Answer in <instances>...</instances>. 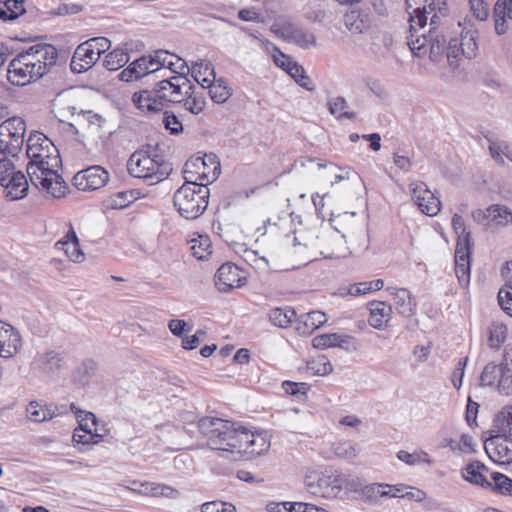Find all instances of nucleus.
<instances>
[{
    "label": "nucleus",
    "instance_id": "1",
    "mask_svg": "<svg viewBox=\"0 0 512 512\" xmlns=\"http://www.w3.org/2000/svg\"><path fill=\"white\" fill-rule=\"evenodd\" d=\"M197 427L207 440L210 449L238 459L243 454L259 456L270 448V439L266 432L252 433L234 422L216 417H203Z\"/></svg>",
    "mask_w": 512,
    "mask_h": 512
},
{
    "label": "nucleus",
    "instance_id": "2",
    "mask_svg": "<svg viewBox=\"0 0 512 512\" xmlns=\"http://www.w3.org/2000/svg\"><path fill=\"white\" fill-rule=\"evenodd\" d=\"M27 174L31 183L55 198L65 195L67 184L58 174L61 166L59 151L43 133L35 131L27 139Z\"/></svg>",
    "mask_w": 512,
    "mask_h": 512
},
{
    "label": "nucleus",
    "instance_id": "3",
    "mask_svg": "<svg viewBox=\"0 0 512 512\" xmlns=\"http://www.w3.org/2000/svg\"><path fill=\"white\" fill-rule=\"evenodd\" d=\"M57 49L50 44H36L18 53L9 63L8 80L17 86L37 81L56 65Z\"/></svg>",
    "mask_w": 512,
    "mask_h": 512
},
{
    "label": "nucleus",
    "instance_id": "4",
    "mask_svg": "<svg viewBox=\"0 0 512 512\" xmlns=\"http://www.w3.org/2000/svg\"><path fill=\"white\" fill-rule=\"evenodd\" d=\"M409 12V36L407 44L416 56H422L426 53L427 38L426 33L418 34V30H423L427 26L428 19L429 32L436 29L438 15L435 12V0H406Z\"/></svg>",
    "mask_w": 512,
    "mask_h": 512
},
{
    "label": "nucleus",
    "instance_id": "5",
    "mask_svg": "<svg viewBox=\"0 0 512 512\" xmlns=\"http://www.w3.org/2000/svg\"><path fill=\"white\" fill-rule=\"evenodd\" d=\"M127 169L131 176L150 179L151 184L166 179L172 172V164L156 153L151 146L135 151L127 162Z\"/></svg>",
    "mask_w": 512,
    "mask_h": 512
},
{
    "label": "nucleus",
    "instance_id": "6",
    "mask_svg": "<svg viewBox=\"0 0 512 512\" xmlns=\"http://www.w3.org/2000/svg\"><path fill=\"white\" fill-rule=\"evenodd\" d=\"M209 188L197 179L188 176L186 183L176 190L173 203L178 213L187 220L200 217L208 206Z\"/></svg>",
    "mask_w": 512,
    "mask_h": 512
},
{
    "label": "nucleus",
    "instance_id": "7",
    "mask_svg": "<svg viewBox=\"0 0 512 512\" xmlns=\"http://www.w3.org/2000/svg\"><path fill=\"white\" fill-rule=\"evenodd\" d=\"M452 227L458 235L455 249V273L459 284L465 288L470 282V258L473 242L470 232L466 230L465 222L461 215H453Z\"/></svg>",
    "mask_w": 512,
    "mask_h": 512
},
{
    "label": "nucleus",
    "instance_id": "8",
    "mask_svg": "<svg viewBox=\"0 0 512 512\" xmlns=\"http://www.w3.org/2000/svg\"><path fill=\"white\" fill-rule=\"evenodd\" d=\"M26 125L22 118L11 117L0 124V153L16 156L24 143Z\"/></svg>",
    "mask_w": 512,
    "mask_h": 512
},
{
    "label": "nucleus",
    "instance_id": "9",
    "mask_svg": "<svg viewBox=\"0 0 512 512\" xmlns=\"http://www.w3.org/2000/svg\"><path fill=\"white\" fill-rule=\"evenodd\" d=\"M182 173L185 181L190 175L197 179V183H204L207 186L219 177L220 164L214 154L205 155L203 158H191L184 164Z\"/></svg>",
    "mask_w": 512,
    "mask_h": 512
},
{
    "label": "nucleus",
    "instance_id": "10",
    "mask_svg": "<svg viewBox=\"0 0 512 512\" xmlns=\"http://www.w3.org/2000/svg\"><path fill=\"white\" fill-rule=\"evenodd\" d=\"M340 472L318 473L309 471L304 478L307 491L315 496L331 497L341 491Z\"/></svg>",
    "mask_w": 512,
    "mask_h": 512
},
{
    "label": "nucleus",
    "instance_id": "11",
    "mask_svg": "<svg viewBox=\"0 0 512 512\" xmlns=\"http://www.w3.org/2000/svg\"><path fill=\"white\" fill-rule=\"evenodd\" d=\"M303 245L311 249H320V254L325 258L344 257L348 251L344 236L340 235L338 231L325 233L318 238L317 242Z\"/></svg>",
    "mask_w": 512,
    "mask_h": 512
},
{
    "label": "nucleus",
    "instance_id": "12",
    "mask_svg": "<svg viewBox=\"0 0 512 512\" xmlns=\"http://www.w3.org/2000/svg\"><path fill=\"white\" fill-rule=\"evenodd\" d=\"M410 192L413 201L420 211L427 216H435L440 211L441 202L435 197L426 183L415 181L410 184Z\"/></svg>",
    "mask_w": 512,
    "mask_h": 512
},
{
    "label": "nucleus",
    "instance_id": "13",
    "mask_svg": "<svg viewBox=\"0 0 512 512\" xmlns=\"http://www.w3.org/2000/svg\"><path fill=\"white\" fill-rule=\"evenodd\" d=\"M109 173L101 166H91L79 171L73 177V184L82 191L97 190L106 185Z\"/></svg>",
    "mask_w": 512,
    "mask_h": 512
},
{
    "label": "nucleus",
    "instance_id": "14",
    "mask_svg": "<svg viewBox=\"0 0 512 512\" xmlns=\"http://www.w3.org/2000/svg\"><path fill=\"white\" fill-rule=\"evenodd\" d=\"M485 451L490 459L505 465L512 462V439L507 435L498 434L485 441Z\"/></svg>",
    "mask_w": 512,
    "mask_h": 512
},
{
    "label": "nucleus",
    "instance_id": "15",
    "mask_svg": "<svg viewBox=\"0 0 512 512\" xmlns=\"http://www.w3.org/2000/svg\"><path fill=\"white\" fill-rule=\"evenodd\" d=\"M246 282L242 271L232 263H225L220 266L215 275V285L221 292L241 287Z\"/></svg>",
    "mask_w": 512,
    "mask_h": 512
},
{
    "label": "nucleus",
    "instance_id": "16",
    "mask_svg": "<svg viewBox=\"0 0 512 512\" xmlns=\"http://www.w3.org/2000/svg\"><path fill=\"white\" fill-rule=\"evenodd\" d=\"M22 346L19 332L10 324L0 320V357L12 358Z\"/></svg>",
    "mask_w": 512,
    "mask_h": 512
},
{
    "label": "nucleus",
    "instance_id": "17",
    "mask_svg": "<svg viewBox=\"0 0 512 512\" xmlns=\"http://www.w3.org/2000/svg\"><path fill=\"white\" fill-rule=\"evenodd\" d=\"M280 33L285 41L294 43L302 49H310L317 46L316 36L295 24H283L280 27Z\"/></svg>",
    "mask_w": 512,
    "mask_h": 512
},
{
    "label": "nucleus",
    "instance_id": "18",
    "mask_svg": "<svg viewBox=\"0 0 512 512\" xmlns=\"http://www.w3.org/2000/svg\"><path fill=\"white\" fill-rule=\"evenodd\" d=\"M386 291L392 297L393 307L403 317L410 318L416 312V302L407 288L387 287Z\"/></svg>",
    "mask_w": 512,
    "mask_h": 512
},
{
    "label": "nucleus",
    "instance_id": "19",
    "mask_svg": "<svg viewBox=\"0 0 512 512\" xmlns=\"http://www.w3.org/2000/svg\"><path fill=\"white\" fill-rule=\"evenodd\" d=\"M343 23L352 35H360L369 31L372 21L366 10L353 8L344 14Z\"/></svg>",
    "mask_w": 512,
    "mask_h": 512
},
{
    "label": "nucleus",
    "instance_id": "20",
    "mask_svg": "<svg viewBox=\"0 0 512 512\" xmlns=\"http://www.w3.org/2000/svg\"><path fill=\"white\" fill-rule=\"evenodd\" d=\"M65 236L55 243V248L64 251L66 256L75 263H82L85 254L80 248L79 239L71 223Z\"/></svg>",
    "mask_w": 512,
    "mask_h": 512
},
{
    "label": "nucleus",
    "instance_id": "21",
    "mask_svg": "<svg viewBox=\"0 0 512 512\" xmlns=\"http://www.w3.org/2000/svg\"><path fill=\"white\" fill-rule=\"evenodd\" d=\"M99 57L97 53L85 41L81 43L75 50L70 67L75 73H82L92 68Z\"/></svg>",
    "mask_w": 512,
    "mask_h": 512
},
{
    "label": "nucleus",
    "instance_id": "22",
    "mask_svg": "<svg viewBox=\"0 0 512 512\" xmlns=\"http://www.w3.org/2000/svg\"><path fill=\"white\" fill-rule=\"evenodd\" d=\"M64 413L63 407L55 404H45L41 401H31L26 408L28 420L36 423L45 422Z\"/></svg>",
    "mask_w": 512,
    "mask_h": 512
},
{
    "label": "nucleus",
    "instance_id": "23",
    "mask_svg": "<svg viewBox=\"0 0 512 512\" xmlns=\"http://www.w3.org/2000/svg\"><path fill=\"white\" fill-rule=\"evenodd\" d=\"M494 29L497 35H504L512 20V0H497L493 8Z\"/></svg>",
    "mask_w": 512,
    "mask_h": 512
},
{
    "label": "nucleus",
    "instance_id": "24",
    "mask_svg": "<svg viewBox=\"0 0 512 512\" xmlns=\"http://www.w3.org/2000/svg\"><path fill=\"white\" fill-rule=\"evenodd\" d=\"M507 354L503 355L502 361L499 364L494 362L488 363L480 376V383L482 386L494 387L497 391L499 389L500 381H502V372L506 370L509 362Z\"/></svg>",
    "mask_w": 512,
    "mask_h": 512
},
{
    "label": "nucleus",
    "instance_id": "25",
    "mask_svg": "<svg viewBox=\"0 0 512 512\" xmlns=\"http://www.w3.org/2000/svg\"><path fill=\"white\" fill-rule=\"evenodd\" d=\"M132 100L138 109L147 113L160 112L165 107L154 89L136 92L133 94Z\"/></svg>",
    "mask_w": 512,
    "mask_h": 512
},
{
    "label": "nucleus",
    "instance_id": "26",
    "mask_svg": "<svg viewBox=\"0 0 512 512\" xmlns=\"http://www.w3.org/2000/svg\"><path fill=\"white\" fill-rule=\"evenodd\" d=\"M462 477L473 485L480 486L482 488H488L490 486V480L487 475H490L489 469L480 461H473L469 463L461 471Z\"/></svg>",
    "mask_w": 512,
    "mask_h": 512
},
{
    "label": "nucleus",
    "instance_id": "27",
    "mask_svg": "<svg viewBox=\"0 0 512 512\" xmlns=\"http://www.w3.org/2000/svg\"><path fill=\"white\" fill-rule=\"evenodd\" d=\"M313 345L316 348L340 347L345 350L355 349L353 337L338 333L319 335L313 339Z\"/></svg>",
    "mask_w": 512,
    "mask_h": 512
},
{
    "label": "nucleus",
    "instance_id": "28",
    "mask_svg": "<svg viewBox=\"0 0 512 512\" xmlns=\"http://www.w3.org/2000/svg\"><path fill=\"white\" fill-rule=\"evenodd\" d=\"M2 186L5 188L7 192L6 196L10 200L24 198L29 188L27 179L21 171L14 173Z\"/></svg>",
    "mask_w": 512,
    "mask_h": 512
},
{
    "label": "nucleus",
    "instance_id": "29",
    "mask_svg": "<svg viewBox=\"0 0 512 512\" xmlns=\"http://www.w3.org/2000/svg\"><path fill=\"white\" fill-rule=\"evenodd\" d=\"M370 317L368 322L375 329H382L392 315V306L385 302H371L369 304Z\"/></svg>",
    "mask_w": 512,
    "mask_h": 512
},
{
    "label": "nucleus",
    "instance_id": "30",
    "mask_svg": "<svg viewBox=\"0 0 512 512\" xmlns=\"http://www.w3.org/2000/svg\"><path fill=\"white\" fill-rule=\"evenodd\" d=\"M190 72L195 81L203 88L211 86L215 82V71L212 64L208 61L200 60L192 64Z\"/></svg>",
    "mask_w": 512,
    "mask_h": 512
},
{
    "label": "nucleus",
    "instance_id": "31",
    "mask_svg": "<svg viewBox=\"0 0 512 512\" xmlns=\"http://www.w3.org/2000/svg\"><path fill=\"white\" fill-rule=\"evenodd\" d=\"M171 84L172 103H179L184 100L186 95H189L193 90V85L186 75H175L167 79Z\"/></svg>",
    "mask_w": 512,
    "mask_h": 512
},
{
    "label": "nucleus",
    "instance_id": "32",
    "mask_svg": "<svg viewBox=\"0 0 512 512\" xmlns=\"http://www.w3.org/2000/svg\"><path fill=\"white\" fill-rule=\"evenodd\" d=\"M327 107L329 112L332 115H334L338 120H355L357 118L356 112L348 110V101L343 96L329 98L327 102Z\"/></svg>",
    "mask_w": 512,
    "mask_h": 512
},
{
    "label": "nucleus",
    "instance_id": "33",
    "mask_svg": "<svg viewBox=\"0 0 512 512\" xmlns=\"http://www.w3.org/2000/svg\"><path fill=\"white\" fill-rule=\"evenodd\" d=\"M434 30L435 29H432L431 32H429V29L426 30V28H425L423 30H418V34L425 32L426 38H427V44H426L427 50H426V53L424 55H422L421 57H424L427 53H429V58L433 62H438L443 55L446 41L443 37L440 38L438 35H436L433 38L431 33Z\"/></svg>",
    "mask_w": 512,
    "mask_h": 512
},
{
    "label": "nucleus",
    "instance_id": "34",
    "mask_svg": "<svg viewBox=\"0 0 512 512\" xmlns=\"http://www.w3.org/2000/svg\"><path fill=\"white\" fill-rule=\"evenodd\" d=\"M146 62H148L147 56L136 59L120 73V79L125 82H131L148 75Z\"/></svg>",
    "mask_w": 512,
    "mask_h": 512
},
{
    "label": "nucleus",
    "instance_id": "35",
    "mask_svg": "<svg viewBox=\"0 0 512 512\" xmlns=\"http://www.w3.org/2000/svg\"><path fill=\"white\" fill-rule=\"evenodd\" d=\"M332 451L340 459L353 460L358 456L361 448L352 440H342L332 445Z\"/></svg>",
    "mask_w": 512,
    "mask_h": 512
},
{
    "label": "nucleus",
    "instance_id": "36",
    "mask_svg": "<svg viewBox=\"0 0 512 512\" xmlns=\"http://www.w3.org/2000/svg\"><path fill=\"white\" fill-rule=\"evenodd\" d=\"M490 478V486L487 489L501 495L512 496V479L499 472H491Z\"/></svg>",
    "mask_w": 512,
    "mask_h": 512
},
{
    "label": "nucleus",
    "instance_id": "37",
    "mask_svg": "<svg viewBox=\"0 0 512 512\" xmlns=\"http://www.w3.org/2000/svg\"><path fill=\"white\" fill-rule=\"evenodd\" d=\"M507 326L501 322L494 321L488 327V342L492 349H498L507 338Z\"/></svg>",
    "mask_w": 512,
    "mask_h": 512
},
{
    "label": "nucleus",
    "instance_id": "38",
    "mask_svg": "<svg viewBox=\"0 0 512 512\" xmlns=\"http://www.w3.org/2000/svg\"><path fill=\"white\" fill-rule=\"evenodd\" d=\"M295 316V311L290 307L273 308L268 313L270 322L281 328L289 326Z\"/></svg>",
    "mask_w": 512,
    "mask_h": 512
},
{
    "label": "nucleus",
    "instance_id": "39",
    "mask_svg": "<svg viewBox=\"0 0 512 512\" xmlns=\"http://www.w3.org/2000/svg\"><path fill=\"white\" fill-rule=\"evenodd\" d=\"M190 250L192 255L198 260L207 259L211 253V241L206 235H199L190 241Z\"/></svg>",
    "mask_w": 512,
    "mask_h": 512
},
{
    "label": "nucleus",
    "instance_id": "40",
    "mask_svg": "<svg viewBox=\"0 0 512 512\" xmlns=\"http://www.w3.org/2000/svg\"><path fill=\"white\" fill-rule=\"evenodd\" d=\"M457 43L461 47L462 56L467 59H473L477 55L478 44L476 42L475 32L466 31L457 38Z\"/></svg>",
    "mask_w": 512,
    "mask_h": 512
},
{
    "label": "nucleus",
    "instance_id": "41",
    "mask_svg": "<svg viewBox=\"0 0 512 512\" xmlns=\"http://www.w3.org/2000/svg\"><path fill=\"white\" fill-rule=\"evenodd\" d=\"M37 362L40 368L46 373H54L61 368L63 358L55 351H49L39 355Z\"/></svg>",
    "mask_w": 512,
    "mask_h": 512
},
{
    "label": "nucleus",
    "instance_id": "42",
    "mask_svg": "<svg viewBox=\"0 0 512 512\" xmlns=\"http://www.w3.org/2000/svg\"><path fill=\"white\" fill-rule=\"evenodd\" d=\"M4 8L0 7V19L14 20L25 13L24 0H4Z\"/></svg>",
    "mask_w": 512,
    "mask_h": 512
},
{
    "label": "nucleus",
    "instance_id": "43",
    "mask_svg": "<svg viewBox=\"0 0 512 512\" xmlns=\"http://www.w3.org/2000/svg\"><path fill=\"white\" fill-rule=\"evenodd\" d=\"M488 217L500 226H507L512 223V211L503 205H491L488 209Z\"/></svg>",
    "mask_w": 512,
    "mask_h": 512
},
{
    "label": "nucleus",
    "instance_id": "44",
    "mask_svg": "<svg viewBox=\"0 0 512 512\" xmlns=\"http://www.w3.org/2000/svg\"><path fill=\"white\" fill-rule=\"evenodd\" d=\"M128 61V53L122 48H117L105 56L104 66L110 71H116L123 67Z\"/></svg>",
    "mask_w": 512,
    "mask_h": 512
},
{
    "label": "nucleus",
    "instance_id": "45",
    "mask_svg": "<svg viewBox=\"0 0 512 512\" xmlns=\"http://www.w3.org/2000/svg\"><path fill=\"white\" fill-rule=\"evenodd\" d=\"M207 87L209 88L210 97L215 103H224L231 96L230 88L227 86V83L222 79H215V82L211 83V86Z\"/></svg>",
    "mask_w": 512,
    "mask_h": 512
},
{
    "label": "nucleus",
    "instance_id": "46",
    "mask_svg": "<svg viewBox=\"0 0 512 512\" xmlns=\"http://www.w3.org/2000/svg\"><path fill=\"white\" fill-rule=\"evenodd\" d=\"M289 75L304 89L308 91H313L315 89V86L310 77L306 74L305 69L297 62L296 64H293V67H290Z\"/></svg>",
    "mask_w": 512,
    "mask_h": 512
},
{
    "label": "nucleus",
    "instance_id": "47",
    "mask_svg": "<svg viewBox=\"0 0 512 512\" xmlns=\"http://www.w3.org/2000/svg\"><path fill=\"white\" fill-rule=\"evenodd\" d=\"M307 370L311 371L314 375L324 376L330 374L333 368L325 356H318L307 362Z\"/></svg>",
    "mask_w": 512,
    "mask_h": 512
},
{
    "label": "nucleus",
    "instance_id": "48",
    "mask_svg": "<svg viewBox=\"0 0 512 512\" xmlns=\"http://www.w3.org/2000/svg\"><path fill=\"white\" fill-rule=\"evenodd\" d=\"M489 0H469L472 15L479 21H486L490 16Z\"/></svg>",
    "mask_w": 512,
    "mask_h": 512
},
{
    "label": "nucleus",
    "instance_id": "49",
    "mask_svg": "<svg viewBox=\"0 0 512 512\" xmlns=\"http://www.w3.org/2000/svg\"><path fill=\"white\" fill-rule=\"evenodd\" d=\"M327 316L321 311H312L303 316V324L308 332H312L327 322Z\"/></svg>",
    "mask_w": 512,
    "mask_h": 512
},
{
    "label": "nucleus",
    "instance_id": "50",
    "mask_svg": "<svg viewBox=\"0 0 512 512\" xmlns=\"http://www.w3.org/2000/svg\"><path fill=\"white\" fill-rule=\"evenodd\" d=\"M76 417L82 432L91 434V431L94 430L92 427L97 428L96 426L98 421L92 412L77 409Z\"/></svg>",
    "mask_w": 512,
    "mask_h": 512
},
{
    "label": "nucleus",
    "instance_id": "51",
    "mask_svg": "<svg viewBox=\"0 0 512 512\" xmlns=\"http://www.w3.org/2000/svg\"><path fill=\"white\" fill-rule=\"evenodd\" d=\"M502 381H500L498 393L503 396L512 395V359L509 360L508 366L502 372Z\"/></svg>",
    "mask_w": 512,
    "mask_h": 512
},
{
    "label": "nucleus",
    "instance_id": "52",
    "mask_svg": "<svg viewBox=\"0 0 512 512\" xmlns=\"http://www.w3.org/2000/svg\"><path fill=\"white\" fill-rule=\"evenodd\" d=\"M382 484L372 483L361 488V496L364 502L376 503L380 498Z\"/></svg>",
    "mask_w": 512,
    "mask_h": 512
},
{
    "label": "nucleus",
    "instance_id": "53",
    "mask_svg": "<svg viewBox=\"0 0 512 512\" xmlns=\"http://www.w3.org/2000/svg\"><path fill=\"white\" fill-rule=\"evenodd\" d=\"M80 429H75L73 433V441L78 444H96L99 442L96 438H101L102 434L98 432L97 428H94V430L91 431V434L85 433L81 434Z\"/></svg>",
    "mask_w": 512,
    "mask_h": 512
},
{
    "label": "nucleus",
    "instance_id": "54",
    "mask_svg": "<svg viewBox=\"0 0 512 512\" xmlns=\"http://www.w3.org/2000/svg\"><path fill=\"white\" fill-rule=\"evenodd\" d=\"M340 478L341 480L339 481L341 482V491L345 489L352 492H357L362 488V482L359 477L340 473Z\"/></svg>",
    "mask_w": 512,
    "mask_h": 512
},
{
    "label": "nucleus",
    "instance_id": "55",
    "mask_svg": "<svg viewBox=\"0 0 512 512\" xmlns=\"http://www.w3.org/2000/svg\"><path fill=\"white\" fill-rule=\"evenodd\" d=\"M168 68L177 75H186L187 73H190V67L186 62L174 54H170Z\"/></svg>",
    "mask_w": 512,
    "mask_h": 512
},
{
    "label": "nucleus",
    "instance_id": "56",
    "mask_svg": "<svg viewBox=\"0 0 512 512\" xmlns=\"http://www.w3.org/2000/svg\"><path fill=\"white\" fill-rule=\"evenodd\" d=\"M497 298L501 309L512 317V290L501 288Z\"/></svg>",
    "mask_w": 512,
    "mask_h": 512
},
{
    "label": "nucleus",
    "instance_id": "57",
    "mask_svg": "<svg viewBox=\"0 0 512 512\" xmlns=\"http://www.w3.org/2000/svg\"><path fill=\"white\" fill-rule=\"evenodd\" d=\"M160 483L143 482L140 488H131L132 491L149 497H159Z\"/></svg>",
    "mask_w": 512,
    "mask_h": 512
},
{
    "label": "nucleus",
    "instance_id": "58",
    "mask_svg": "<svg viewBox=\"0 0 512 512\" xmlns=\"http://www.w3.org/2000/svg\"><path fill=\"white\" fill-rule=\"evenodd\" d=\"M88 45L97 53L100 58L101 54L105 53L111 46L110 41L105 37H95L86 41Z\"/></svg>",
    "mask_w": 512,
    "mask_h": 512
},
{
    "label": "nucleus",
    "instance_id": "59",
    "mask_svg": "<svg viewBox=\"0 0 512 512\" xmlns=\"http://www.w3.org/2000/svg\"><path fill=\"white\" fill-rule=\"evenodd\" d=\"M273 61L276 66L283 69L289 74L290 67H293V64H296V61L291 57L285 55L280 50L276 49V52L273 54Z\"/></svg>",
    "mask_w": 512,
    "mask_h": 512
},
{
    "label": "nucleus",
    "instance_id": "60",
    "mask_svg": "<svg viewBox=\"0 0 512 512\" xmlns=\"http://www.w3.org/2000/svg\"><path fill=\"white\" fill-rule=\"evenodd\" d=\"M171 84H169L167 79H164L158 82L154 88L155 92L158 94V97L165 102H172V92H171Z\"/></svg>",
    "mask_w": 512,
    "mask_h": 512
},
{
    "label": "nucleus",
    "instance_id": "61",
    "mask_svg": "<svg viewBox=\"0 0 512 512\" xmlns=\"http://www.w3.org/2000/svg\"><path fill=\"white\" fill-rule=\"evenodd\" d=\"M192 91L185 100V108L193 114H199L205 108V100L202 97H192Z\"/></svg>",
    "mask_w": 512,
    "mask_h": 512
},
{
    "label": "nucleus",
    "instance_id": "62",
    "mask_svg": "<svg viewBox=\"0 0 512 512\" xmlns=\"http://www.w3.org/2000/svg\"><path fill=\"white\" fill-rule=\"evenodd\" d=\"M460 48L461 47L457 43V38H453L449 41L446 48V57L451 66H455L457 59L462 55Z\"/></svg>",
    "mask_w": 512,
    "mask_h": 512
},
{
    "label": "nucleus",
    "instance_id": "63",
    "mask_svg": "<svg viewBox=\"0 0 512 512\" xmlns=\"http://www.w3.org/2000/svg\"><path fill=\"white\" fill-rule=\"evenodd\" d=\"M14 164L9 159H0V185H4L8 179L16 173Z\"/></svg>",
    "mask_w": 512,
    "mask_h": 512
},
{
    "label": "nucleus",
    "instance_id": "64",
    "mask_svg": "<svg viewBox=\"0 0 512 512\" xmlns=\"http://www.w3.org/2000/svg\"><path fill=\"white\" fill-rule=\"evenodd\" d=\"M498 428L503 435L512 436V407L510 411L503 412L501 418L498 419Z\"/></svg>",
    "mask_w": 512,
    "mask_h": 512
}]
</instances>
